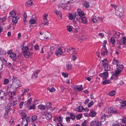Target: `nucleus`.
I'll list each match as a JSON object with an SVG mask.
<instances>
[{
    "instance_id": "1",
    "label": "nucleus",
    "mask_w": 126,
    "mask_h": 126,
    "mask_svg": "<svg viewBox=\"0 0 126 126\" xmlns=\"http://www.w3.org/2000/svg\"><path fill=\"white\" fill-rule=\"evenodd\" d=\"M77 11V12H76L74 14V23H76L78 20L79 22L85 23L87 21V19L84 16V12L80 10Z\"/></svg>"
},
{
    "instance_id": "2",
    "label": "nucleus",
    "mask_w": 126,
    "mask_h": 126,
    "mask_svg": "<svg viewBox=\"0 0 126 126\" xmlns=\"http://www.w3.org/2000/svg\"><path fill=\"white\" fill-rule=\"evenodd\" d=\"M55 48L53 46L50 47V50L49 52L51 54H52L54 53L55 55H58L59 54L61 55L63 53H65L66 51V48L63 47H60L57 50H55Z\"/></svg>"
},
{
    "instance_id": "3",
    "label": "nucleus",
    "mask_w": 126,
    "mask_h": 126,
    "mask_svg": "<svg viewBox=\"0 0 126 126\" xmlns=\"http://www.w3.org/2000/svg\"><path fill=\"white\" fill-rule=\"evenodd\" d=\"M12 88L14 90H16L18 87L22 86L21 82L16 77H14L12 78Z\"/></svg>"
},
{
    "instance_id": "4",
    "label": "nucleus",
    "mask_w": 126,
    "mask_h": 126,
    "mask_svg": "<svg viewBox=\"0 0 126 126\" xmlns=\"http://www.w3.org/2000/svg\"><path fill=\"white\" fill-rule=\"evenodd\" d=\"M117 68L115 70L114 75L115 76H117L118 74H120L124 68V66L121 63L117 66Z\"/></svg>"
},
{
    "instance_id": "5",
    "label": "nucleus",
    "mask_w": 126,
    "mask_h": 126,
    "mask_svg": "<svg viewBox=\"0 0 126 126\" xmlns=\"http://www.w3.org/2000/svg\"><path fill=\"white\" fill-rule=\"evenodd\" d=\"M117 9L115 11L116 14L117 16H121L123 14L124 11L123 8L121 6H118L117 7Z\"/></svg>"
},
{
    "instance_id": "6",
    "label": "nucleus",
    "mask_w": 126,
    "mask_h": 126,
    "mask_svg": "<svg viewBox=\"0 0 126 126\" xmlns=\"http://www.w3.org/2000/svg\"><path fill=\"white\" fill-rule=\"evenodd\" d=\"M105 110L108 112L111 113H117V111L116 109L113 107H111L110 108H105Z\"/></svg>"
},
{
    "instance_id": "7",
    "label": "nucleus",
    "mask_w": 126,
    "mask_h": 126,
    "mask_svg": "<svg viewBox=\"0 0 126 126\" xmlns=\"http://www.w3.org/2000/svg\"><path fill=\"white\" fill-rule=\"evenodd\" d=\"M101 55L104 56L105 55H107L108 53V51L105 45H103L101 51Z\"/></svg>"
},
{
    "instance_id": "8",
    "label": "nucleus",
    "mask_w": 126,
    "mask_h": 126,
    "mask_svg": "<svg viewBox=\"0 0 126 126\" xmlns=\"http://www.w3.org/2000/svg\"><path fill=\"white\" fill-rule=\"evenodd\" d=\"M46 108L47 110H50V111H53L54 110V109L52 108L51 106V103L50 102H48L46 104Z\"/></svg>"
},
{
    "instance_id": "9",
    "label": "nucleus",
    "mask_w": 126,
    "mask_h": 126,
    "mask_svg": "<svg viewBox=\"0 0 126 126\" xmlns=\"http://www.w3.org/2000/svg\"><path fill=\"white\" fill-rule=\"evenodd\" d=\"M108 75V73L107 72H104L103 73L100 74L99 76L101 77L103 79H106V78Z\"/></svg>"
},
{
    "instance_id": "10",
    "label": "nucleus",
    "mask_w": 126,
    "mask_h": 126,
    "mask_svg": "<svg viewBox=\"0 0 126 126\" xmlns=\"http://www.w3.org/2000/svg\"><path fill=\"white\" fill-rule=\"evenodd\" d=\"M112 63L114 65H116V66L121 63H120L115 57L113 58Z\"/></svg>"
},
{
    "instance_id": "11",
    "label": "nucleus",
    "mask_w": 126,
    "mask_h": 126,
    "mask_svg": "<svg viewBox=\"0 0 126 126\" xmlns=\"http://www.w3.org/2000/svg\"><path fill=\"white\" fill-rule=\"evenodd\" d=\"M73 88L75 89H77L78 91H81L83 89L82 85L76 86L73 87Z\"/></svg>"
},
{
    "instance_id": "12",
    "label": "nucleus",
    "mask_w": 126,
    "mask_h": 126,
    "mask_svg": "<svg viewBox=\"0 0 126 126\" xmlns=\"http://www.w3.org/2000/svg\"><path fill=\"white\" fill-rule=\"evenodd\" d=\"M67 4H65L64 3H61L59 4L58 5V8H60L61 7L63 9H64L66 8V7L67 6Z\"/></svg>"
},
{
    "instance_id": "13",
    "label": "nucleus",
    "mask_w": 126,
    "mask_h": 126,
    "mask_svg": "<svg viewBox=\"0 0 126 126\" xmlns=\"http://www.w3.org/2000/svg\"><path fill=\"white\" fill-rule=\"evenodd\" d=\"M23 54L25 57L26 58H28L30 56L32 53H30L28 51H23Z\"/></svg>"
},
{
    "instance_id": "14",
    "label": "nucleus",
    "mask_w": 126,
    "mask_h": 126,
    "mask_svg": "<svg viewBox=\"0 0 126 126\" xmlns=\"http://www.w3.org/2000/svg\"><path fill=\"white\" fill-rule=\"evenodd\" d=\"M8 95H9L10 96L8 98V99L10 102L11 103L12 102V100L14 99V97L13 96L12 93V92H10L9 93Z\"/></svg>"
},
{
    "instance_id": "15",
    "label": "nucleus",
    "mask_w": 126,
    "mask_h": 126,
    "mask_svg": "<svg viewBox=\"0 0 126 126\" xmlns=\"http://www.w3.org/2000/svg\"><path fill=\"white\" fill-rule=\"evenodd\" d=\"M73 0H62L61 3H64L65 4H68L72 2Z\"/></svg>"
},
{
    "instance_id": "16",
    "label": "nucleus",
    "mask_w": 126,
    "mask_h": 126,
    "mask_svg": "<svg viewBox=\"0 0 126 126\" xmlns=\"http://www.w3.org/2000/svg\"><path fill=\"white\" fill-rule=\"evenodd\" d=\"M52 117V115L50 112H49L46 115V118L47 120H49L51 119Z\"/></svg>"
},
{
    "instance_id": "17",
    "label": "nucleus",
    "mask_w": 126,
    "mask_h": 126,
    "mask_svg": "<svg viewBox=\"0 0 126 126\" xmlns=\"http://www.w3.org/2000/svg\"><path fill=\"white\" fill-rule=\"evenodd\" d=\"M110 42L112 45V47H114L115 43V38L114 37H112L110 39Z\"/></svg>"
},
{
    "instance_id": "18",
    "label": "nucleus",
    "mask_w": 126,
    "mask_h": 126,
    "mask_svg": "<svg viewBox=\"0 0 126 126\" xmlns=\"http://www.w3.org/2000/svg\"><path fill=\"white\" fill-rule=\"evenodd\" d=\"M19 19L18 17H13L12 19L13 22L15 23H16L17 22V20Z\"/></svg>"
},
{
    "instance_id": "19",
    "label": "nucleus",
    "mask_w": 126,
    "mask_h": 126,
    "mask_svg": "<svg viewBox=\"0 0 126 126\" xmlns=\"http://www.w3.org/2000/svg\"><path fill=\"white\" fill-rule=\"evenodd\" d=\"M90 111L91 112L89 113L90 116L93 117L94 116L96 115V113L95 111L92 110H91Z\"/></svg>"
},
{
    "instance_id": "20",
    "label": "nucleus",
    "mask_w": 126,
    "mask_h": 126,
    "mask_svg": "<svg viewBox=\"0 0 126 126\" xmlns=\"http://www.w3.org/2000/svg\"><path fill=\"white\" fill-rule=\"evenodd\" d=\"M38 108L42 110L46 109V106L44 105L40 104L38 106Z\"/></svg>"
},
{
    "instance_id": "21",
    "label": "nucleus",
    "mask_w": 126,
    "mask_h": 126,
    "mask_svg": "<svg viewBox=\"0 0 126 126\" xmlns=\"http://www.w3.org/2000/svg\"><path fill=\"white\" fill-rule=\"evenodd\" d=\"M10 108V107H9L7 109V110L6 108V109H5L6 111L4 113V117L5 118H7L8 117V112H9L8 109Z\"/></svg>"
},
{
    "instance_id": "22",
    "label": "nucleus",
    "mask_w": 126,
    "mask_h": 126,
    "mask_svg": "<svg viewBox=\"0 0 126 126\" xmlns=\"http://www.w3.org/2000/svg\"><path fill=\"white\" fill-rule=\"evenodd\" d=\"M82 5L86 8H88L89 6V4L88 2L86 1L83 2Z\"/></svg>"
},
{
    "instance_id": "23",
    "label": "nucleus",
    "mask_w": 126,
    "mask_h": 126,
    "mask_svg": "<svg viewBox=\"0 0 126 126\" xmlns=\"http://www.w3.org/2000/svg\"><path fill=\"white\" fill-rule=\"evenodd\" d=\"M72 67V64L70 63L69 62L67 64L66 68L67 70H71Z\"/></svg>"
},
{
    "instance_id": "24",
    "label": "nucleus",
    "mask_w": 126,
    "mask_h": 126,
    "mask_svg": "<svg viewBox=\"0 0 126 126\" xmlns=\"http://www.w3.org/2000/svg\"><path fill=\"white\" fill-rule=\"evenodd\" d=\"M104 70L106 71H108L110 70V66L107 64V65L104 66Z\"/></svg>"
},
{
    "instance_id": "25",
    "label": "nucleus",
    "mask_w": 126,
    "mask_h": 126,
    "mask_svg": "<svg viewBox=\"0 0 126 126\" xmlns=\"http://www.w3.org/2000/svg\"><path fill=\"white\" fill-rule=\"evenodd\" d=\"M44 33L42 32H40L39 33H37L36 35L37 36V38L41 39V38L42 37V36L43 35Z\"/></svg>"
},
{
    "instance_id": "26",
    "label": "nucleus",
    "mask_w": 126,
    "mask_h": 126,
    "mask_svg": "<svg viewBox=\"0 0 126 126\" xmlns=\"http://www.w3.org/2000/svg\"><path fill=\"white\" fill-rule=\"evenodd\" d=\"M110 83V80L103 79L102 81V84L103 85H105Z\"/></svg>"
},
{
    "instance_id": "27",
    "label": "nucleus",
    "mask_w": 126,
    "mask_h": 126,
    "mask_svg": "<svg viewBox=\"0 0 126 126\" xmlns=\"http://www.w3.org/2000/svg\"><path fill=\"white\" fill-rule=\"evenodd\" d=\"M102 62L103 64L102 66H104L108 64L107 63L108 62V61H107L106 59H105L104 60H102Z\"/></svg>"
},
{
    "instance_id": "28",
    "label": "nucleus",
    "mask_w": 126,
    "mask_h": 126,
    "mask_svg": "<svg viewBox=\"0 0 126 126\" xmlns=\"http://www.w3.org/2000/svg\"><path fill=\"white\" fill-rule=\"evenodd\" d=\"M3 96H0L1 99H0V105L4 104L5 102V101L2 99Z\"/></svg>"
},
{
    "instance_id": "29",
    "label": "nucleus",
    "mask_w": 126,
    "mask_h": 126,
    "mask_svg": "<svg viewBox=\"0 0 126 126\" xmlns=\"http://www.w3.org/2000/svg\"><path fill=\"white\" fill-rule=\"evenodd\" d=\"M37 118V116L36 115H34L31 118V120L32 122H33L36 120Z\"/></svg>"
},
{
    "instance_id": "30",
    "label": "nucleus",
    "mask_w": 126,
    "mask_h": 126,
    "mask_svg": "<svg viewBox=\"0 0 126 126\" xmlns=\"http://www.w3.org/2000/svg\"><path fill=\"white\" fill-rule=\"evenodd\" d=\"M120 35V33L119 32H116L114 34V36L116 38H118Z\"/></svg>"
},
{
    "instance_id": "31",
    "label": "nucleus",
    "mask_w": 126,
    "mask_h": 126,
    "mask_svg": "<svg viewBox=\"0 0 126 126\" xmlns=\"http://www.w3.org/2000/svg\"><path fill=\"white\" fill-rule=\"evenodd\" d=\"M83 107L82 106H80L77 109V110L78 111L82 112L83 110Z\"/></svg>"
},
{
    "instance_id": "32",
    "label": "nucleus",
    "mask_w": 126,
    "mask_h": 126,
    "mask_svg": "<svg viewBox=\"0 0 126 126\" xmlns=\"http://www.w3.org/2000/svg\"><path fill=\"white\" fill-rule=\"evenodd\" d=\"M36 22L35 20L34 19H32L30 20L29 23L30 24H34Z\"/></svg>"
},
{
    "instance_id": "33",
    "label": "nucleus",
    "mask_w": 126,
    "mask_h": 126,
    "mask_svg": "<svg viewBox=\"0 0 126 126\" xmlns=\"http://www.w3.org/2000/svg\"><path fill=\"white\" fill-rule=\"evenodd\" d=\"M47 90L51 92L55 91V89L53 87H52L51 88H50L48 87L47 88Z\"/></svg>"
},
{
    "instance_id": "34",
    "label": "nucleus",
    "mask_w": 126,
    "mask_h": 126,
    "mask_svg": "<svg viewBox=\"0 0 126 126\" xmlns=\"http://www.w3.org/2000/svg\"><path fill=\"white\" fill-rule=\"evenodd\" d=\"M105 115V114H104L103 115L101 116V121L103 122L105 120L106 117Z\"/></svg>"
},
{
    "instance_id": "35",
    "label": "nucleus",
    "mask_w": 126,
    "mask_h": 126,
    "mask_svg": "<svg viewBox=\"0 0 126 126\" xmlns=\"http://www.w3.org/2000/svg\"><path fill=\"white\" fill-rule=\"evenodd\" d=\"M70 117L72 120L75 119V115L73 113H71L70 115Z\"/></svg>"
},
{
    "instance_id": "36",
    "label": "nucleus",
    "mask_w": 126,
    "mask_h": 126,
    "mask_svg": "<svg viewBox=\"0 0 126 126\" xmlns=\"http://www.w3.org/2000/svg\"><path fill=\"white\" fill-rule=\"evenodd\" d=\"M28 123L25 121H23L21 124V126H27Z\"/></svg>"
},
{
    "instance_id": "37",
    "label": "nucleus",
    "mask_w": 126,
    "mask_h": 126,
    "mask_svg": "<svg viewBox=\"0 0 126 126\" xmlns=\"http://www.w3.org/2000/svg\"><path fill=\"white\" fill-rule=\"evenodd\" d=\"M35 108V105L34 104L32 105L29 108V110H34Z\"/></svg>"
},
{
    "instance_id": "38",
    "label": "nucleus",
    "mask_w": 126,
    "mask_h": 126,
    "mask_svg": "<svg viewBox=\"0 0 126 126\" xmlns=\"http://www.w3.org/2000/svg\"><path fill=\"white\" fill-rule=\"evenodd\" d=\"M0 7L1 9L4 11H5L6 10V5L5 4H3L1 5Z\"/></svg>"
},
{
    "instance_id": "39",
    "label": "nucleus",
    "mask_w": 126,
    "mask_h": 126,
    "mask_svg": "<svg viewBox=\"0 0 126 126\" xmlns=\"http://www.w3.org/2000/svg\"><path fill=\"white\" fill-rule=\"evenodd\" d=\"M16 54L14 53H11L10 54V57L11 58H14L16 57Z\"/></svg>"
},
{
    "instance_id": "40",
    "label": "nucleus",
    "mask_w": 126,
    "mask_h": 126,
    "mask_svg": "<svg viewBox=\"0 0 126 126\" xmlns=\"http://www.w3.org/2000/svg\"><path fill=\"white\" fill-rule=\"evenodd\" d=\"M44 22L45 23H42V25H46L47 26L48 25V21L47 20V19H45L44 20Z\"/></svg>"
},
{
    "instance_id": "41",
    "label": "nucleus",
    "mask_w": 126,
    "mask_h": 126,
    "mask_svg": "<svg viewBox=\"0 0 126 126\" xmlns=\"http://www.w3.org/2000/svg\"><path fill=\"white\" fill-rule=\"evenodd\" d=\"M9 82V80L8 79H5L4 80L3 84L4 85L7 84Z\"/></svg>"
},
{
    "instance_id": "42",
    "label": "nucleus",
    "mask_w": 126,
    "mask_h": 126,
    "mask_svg": "<svg viewBox=\"0 0 126 126\" xmlns=\"http://www.w3.org/2000/svg\"><path fill=\"white\" fill-rule=\"evenodd\" d=\"M72 27L70 26H67V30L69 32H71L72 30Z\"/></svg>"
},
{
    "instance_id": "43",
    "label": "nucleus",
    "mask_w": 126,
    "mask_h": 126,
    "mask_svg": "<svg viewBox=\"0 0 126 126\" xmlns=\"http://www.w3.org/2000/svg\"><path fill=\"white\" fill-rule=\"evenodd\" d=\"M126 43V38L125 37H123L122 41V44L125 45Z\"/></svg>"
},
{
    "instance_id": "44",
    "label": "nucleus",
    "mask_w": 126,
    "mask_h": 126,
    "mask_svg": "<svg viewBox=\"0 0 126 126\" xmlns=\"http://www.w3.org/2000/svg\"><path fill=\"white\" fill-rule=\"evenodd\" d=\"M24 48V50L23 51H28L29 50V48L27 47H23V48H22V50Z\"/></svg>"
},
{
    "instance_id": "45",
    "label": "nucleus",
    "mask_w": 126,
    "mask_h": 126,
    "mask_svg": "<svg viewBox=\"0 0 126 126\" xmlns=\"http://www.w3.org/2000/svg\"><path fill=\"white\" fill-rule=\"evenodd\" d=\"M11 15V16H13L16 15V12L15 11H12L10 12V13Z\"/></svg>"
},
{
    "instance_id": "46",
    "label": "nucleus",
    "mask_w": 126,
    "mask_h": 126,
    "mask_svg": "<svg viewBox=\"0 0 126 126\" xmlns=\"http://www.w3.org/2000/svg\"><path fill=\"white\" fill-rule=\"evenodd\" d=\"M17 101H13V102H11L10 103V104H11V105L13 106H14L16 105L17 104Z\"/></svg>"
},
{
    "instance_id": "47",
    "label": "nucleus",
    "mask_w": 126,
    "mask_h": 126,
    "mask_svg": "<svg viewBox=\"0 0 126 126\" xmlns=\"http://www.w3.org/2000/svg\"><path fill=\"white\" fill-rule=\"evenodd\" d=\"M115 94V91L113 90L110 92L109 94L110 96H113Z\"/></svg>"
},
{
    "instance_id": "48",
    "label": "nucleus",
    "mask_w": 126,
    "mask_h": 126,
    "mask_svg": "<svg viewBox=\"0 0 126 126\" xmlns=\"http://www.w3.org/2000/svg\"><path fill=\"white\" fill-rule=\"evenodd\" d=\"M32 1L31 0H30L27 2V4L28 6H31L32 5Z\"/></svg>"
},
{
    "instance_id": "49",
    "label": "nucleus",
    "mask_w": 126,
    "mask_h": 126,
    "mask_svg": "<svg viewBox=\"0 0 126 126\" xmlns=\"http://www.w3.org/2000/svg\"><path fill=\"white\" fill-rule=\"evenodd\" d=\"M22 117V118L23 119H24L26 117V114L24 113H23L21 114Z\"/></svg>"
},
{
    "instance_id": "50",
    "label": "nucleus",
    "mask_w": 126,
    "mask_h": 126,
    "mask_svg": "<svg viewBox=\"0 0 126 126\" xmlns=\"http://www.w3.org/2000/svg\"><path fill=\"white\" fill-rule=\"evenodd\" d=\"M94 104V102L93 101H91L90 103H89L88 105V107H90L92 106Z\"/></svg>"
},
{
    "instance_id": "51",
    "label": "nucleus",
    "mask_w": 126,
    "mask_h": 126,
    "mask_svg": "<svg viewBox=\"0 0 126 126\" xmlns=\"http://www.w3.org/2000/svg\"><path fill=\"white\" fill-rule=\"evenodd\" d=\"M82 117V114H79L78 115L76 116V118L78 119H80Z\"/></svg>"
},
{
    "instance_id": "52",
    "label": "nucleus",
    "mask_w": 126,
    "mask_h": 126,
    "mask_svg": "<svg viewBox=\"0 0 126 126\" xmlns=\"http://www.w3.org/2000/svg\"><path fill=\"white\" fill-rule=\"evenodd\" d=\"M32 98H31L28 100L27 103L28 105H29L30 104L32 101Z\"/></svg>"
},
{
    "instance_id": "53",
    "label": "nucleus",
    "mask_w": 126,
    "mask_h": 126,
    "mask_svg": "<svg viewBox=\"0 0 126 126\" xmlns=\"http://www.w3.org/2000/svg\"><path fill=\"white\" fill-rule=\"evenodd\" d=\"M4 95V92L1 90H0V96H3Z\"/></svg>"
},
{
    "instance_id": "54",
    "label": "nucleus",
    "mask_w": 126,
    "mask_h": 126,
    "mask_svg": "<svg viewBox=\"0 0 126 126\" xmlns=\"http://www.w3.org/2000/svg\"><path fill=\"white\" fill-rule=\"evenodd\" d=\"M63 118L61 116L58 117L57 118L58 121L59 122H62V119Z\"/></svg>"
},
{
    "instance_id": "55",
    "label": "nucleus",
    "mask_w": 126,
    "mask_h": 126,
    "mask_svg": "<svg viewBox=\"0 0 126 126\" xmlns=\"http://www.w3.org/2000/svg\"><path fill=\"white\" fill-rule=\"evenodd\" d=\"M6 53V52L5 51L3 50L2 49V50H1V53H0V55H4Z\"/></svg>"
},
{
    "instance_id": "56",
    "label": "nucleus",
    "mask_w": 126,
    "mask_h": 126,
    "mask_svg": "<svg viewBox=\"0 0 126 126\" xmlns=\"http://www.w3.org/2000/svg\"><path fill=\"white\" fill-rule=\"evenodd\" d=\"M6 19V17L5 16L4 17L1 18L0 20L1 21L3 22L4 21H5Z\"/></svg>"
},
{
    "instance_id": "57",
    "label": "nucleus",
    "mask_w": 126,
    "mask_h": 126,
    "mask_svg": "<svg viewBox=\"0 0 126 126\" xmlns=\"http://www.w3.org/2000/svg\"><path fill=\"white\" fill-rule=\"evenodd\" d=\"M24 102L23 101L21 102L19 104V108H22L23 106V104L24 103Z\"/></svg>"
},
{
    "instance_id": "58",
    "label": "nucleus",
    "mask_w": 126,
    "mask_h": 126,
    "mask_svg": "<svg viewBox=\"0 0 126 126\" xmlns=\"http://www.w3.org/2000/svg\"><path fill=\"white\" fill-rule=\"evenodd\" d=\"M62 75L64 77H68V75L67 74L64 73V72H63L62 73Z\"/></svg>"
},
{
    "instance_id": "59",
    "label": "nucleus",
    "mask_w": 126,
    "mask_h": 126,
    "mask_svg": "<svg viewBox=\"0 0 126 126\" xmlns=\"http://www.w3.org/2000/svg\"><path fill=\"white\" fill-rule=\"evenodd\" d=\"M92 20L93 21L94 23L96 22L97 21V20L96 19L93 18H92Z\"/></svg>"
},
{
    "instance_id": "60",
    "label": "nucleus",
    "mask_w": 126,
    "mask_h": 126,
    "mask_svg": "<svg viewBox=\"0 0 126 126\" xmlns=\"http://www.w3.org/2000/svg\"><path fill=\"white\" fill-rule=\"evenodd\" d=\"M77 59V57H76V56L75 55H74L72 57V59L73 61H75Z\"/></svg>"
},
{
    "instance_id": "61",
    "label": "nucleus",
    "mask_w": 126,
    "mask_h": 126,
    "mask_svg": "<svg viewBox=\"0 0 126 126\" xmlns=\"http://www.w3.org/2000/svg\"><path fill=\"white\" fill-rule=\"evenodd\" d=\"M35 49L36 50H38L39 49V46L37 45H35L34 46Z\"/></svg>"
},
{
    "instance_id": "62",
    "label": "nucleus",
    "mask_w": 126,
    "mask_h": 126,
    "mask_svg": "<svg viewBox=\"0 0 126 126\" xmlns=\"http://www.w3.org/2000/svg\"><path fill=\"white\" fill-rule=\"evenodd\" d=\"M101 123H99L98 122H97L96 124L94 126H101Z\"/></svg>"
},
{
    "instance_id": "63",
    "label": "nucleus",
    "mask_w": 126,
    "mask_h": 126,
    "mask_svg": "<svg viewBox=\"0 0 126 126\" xmlns=\"http://www.w3.org/2000/svg\"><path fill=\"white\" fill-rule=\"evenodd\" d=\"M66 120L67 122L69 123L70 121V117H68L66 118Z\"/></svg>"
},
{
    "instance_id": "64",
    "label": "nucleus",
    "mask_w": 126,
    "mask_h": 126,
    "mask_svg": "<svg viewBox=\"0 0 126 126\" xmlns=\"http://www.w3.org/2000/svg\"><path fill=\"white\" fill-rule=\"evenodd\" d=\"M86 121H84L82 124V125L83 126H86Z\"/></svg>"
}]
</instances>
